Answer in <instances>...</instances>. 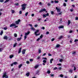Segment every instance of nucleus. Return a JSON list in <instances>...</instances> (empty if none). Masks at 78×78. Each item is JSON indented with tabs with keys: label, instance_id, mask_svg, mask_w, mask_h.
Returning <instances> with one entry per match:
<instances>
[{
	"label": "nucleus",
	"instance_id": "nucleus-1",
	"mask_svg": "<svg viewBox=\"0 0 78 78\" xmlns=\"http://www.w3.org/2000/svg\"><path fill=\"white\" fill-rule=\"evenodd\" d=\"M3 74L2 76L3 78H8V76L6 75V74H7L6 72H5L4 73H3Z\"/></svg>",
	"mask_w": 78,
	"mask_h": 78
},
{
	"label": "nucleus",
	"instance_id": "nucleus-2",
	"mask_svg": "<svg viewBox=\"0 0 78 78\" xmlns=\"http://www.w3.org/2000/svg\"><path fill=\"white\" fill-rule=\"evenodd\" d=\"M27 5L26 4H23L21 6L22 7V10H25V9L26 8V7H25V6H26Z\"/></svg>",
	"mask_w": 78,
	"mask_h": 78
},
{
	"label": "nucleus",
	"instance_id": "nucleus-3",
	"mask_svg": "<svg viewBox=\"0 0 78 78\" xmlns=\"http://www.w3.org/2000/svg\"><path fill=\"white\" fill-rule=\"evenodd\" d=\"M43 11H46V9H40V11H39V12H43Z\"/></svg>",
	"mask_w": 78,
	"mask_h": 78
},
{
	"label": "nucleus",
	"instance_id": "nucleus-4",
	"mask_svg": "<svg viewBox=\"0 0 78 78\" xmlns=\"http://www.w3.org/2000/svg\"><path fill=\"white\" fill-rule=\"evenodd\" d=\"M20 22V20L19 19L18 21H15V23L17 25H18L19 23Z\"/></svg>",
	"mask_w": 78,
	"mask_h": 78
},
{
	"label": "nucleus",
	"instance_id": "nucleus-5",
	"mask_svg": "<svg viewBox=\"0 0 78 78\" xmlns=\"http://www.w3.org/2000/svg\"><path fill=\"white\" fill-rule=\"evenodd\" d=\"M55 9L57 10V12H60L61 11V9H58L57 7H56Z\"/></svg>",
	"mask_w": 78,
	"mask_h": 78
},
{
	"label": "nucleus",
	"instance_id": "nucleus-6",
	"mask_svg": "<svg viewBox=\"0 0 78 78\" xmlns=\"http://www.w3.org/2000/svg\"><path fill=\"white\" fill-rule=\"evenodd\" d=\"M30 33V31H28L27 33H25V36H28L29 34Z\"/></svg>",
	"mask_w": 78,
	"mask_h": 78
},
{
	"label": "nucleus",
	"instance_id": "nucleus-7",
	"mask_svg": "<svg viewBox=\"0 0 78 78\" xmlns=\"http://www.w3.org/2000/svg\"><path fill=\"white\" fill-rule=\"evenodd\" d=\"M26 51V49H24L23 50V51H22V53L23 55L25 53V51Z\"/></svg>",
	"mask_w": 78,
	"mask_h": 78
},
{
	"label": "nucleus",
	"instance_id": "nucleus-8",
	"mask_svg": "<svg viewBox=\"0 0 78 78\" xmlns=\"http://www.w3.org/2000/svg\"><path fill=\"white\" fill-rule=\"evenodd\" d=\"M39 31V30H37L34 33L35 35L37 34V33H38Z\"/></svg>",
	"mask_w": 78,
	"mask_h": 78
},
{
	"label": "nucleus",
	"instance_id": "nucleus-9",
	"mask_svg": "<svg viewBox=\"0 0 78 78\" xmlns=\"http://www.w3.org/2000/svg\"><path fill=\"white\" fill-rule=\"evenodd\" d=\"M21 39H22V37L17 38V40L18 41H21Z\"/></svg>",
	"mask_w": 78,
	"mask_h": 78
},
{
	"label": "nucleus",
	"instance_id": "nucleus-10",
	"mask_svg": "<svg viewBox=\"0 0 78 78\" xmlns=\"http://www.w3.org/2000/svg\"><path fill=\"white\" fill-rule=\"evenodd\" d=\"M13 26H16V24L15 23H12L10 25V27H13Z\"/></svg>",
	"mask_w": 78,
	"mask_h": 78
},
{
	"label": "nucleus",
	"instance_id": "nucleus-11",
	"mask_svg": "<svg viewBox=\"0 0 78 78\" xmlns=\"http://www.w3.org/2000/svg\"><path fill=\"white\" fill-rule=\"evenodd\" d=\"M4 39H5V40H7L8 39V37L7 36H5L3 37Z\"/></svg>",
	"mask_w": 78,
	"mask_h": 78
},
{
	"label": "nucleus",
	"instance_id": "nucleus-12",
	"mask_svg": "<svg viewBox=\"0 0 78 78\" xmlns=\"http://www.w3.org/2000/svg\"><path fill=\"white\" fill-rule=\"evenodd\" d=\"M58 28H64V26H61L58 27Z\"/></svg>",
	"mask_w": 78,
	"mask_h": 78
},
{
	"label": "nucleus",
	"instance_id": "nucleus-13",
	"mask_svg": "<svg viewBox=\"0 0 78 78\" xmlns=\"http://www.w3.org/2000/svg\"><path fill=\"white\" fill-rule=\"evenodd\" d=\"M9 57L10 58V59H11V58H12L14 57V55H12L10 56Z\"/></svg>",
	"mask_w": 78,
	"mask_h": 78
},
{
	"label": "nucleus",
	"instance_id": "nucleus-14",
	"mask_svg": "<svg viewBox=\"0 0 78 78\" xmlns=\"http://www.w3.org/2000/svg\"><path fill=\"white\" fill-rule=\"evenodd\" d=\"M26 75L27 76H30V73H27Z\"/></svg>",
	"mask_w": 78,
	"mask_h": 78
},
{
	"label": "nucleus",
	"instance_id": "nucleus-15",
	"mask_svg": "<svg viewBox=\"0 0 78 78\" xmlns=\"http://www.w3.org/2000/svg\"><path fill=\"white\" fill-rule=\"evenodd\" d=\"M62 37H63V36H61L60 37H59V38L58 39H62Z\"/></svg>",
	"mask_w": 78,
	"mask_h": 78
},
{
	"label": "nucleus",
	"instance_id": "nucleus-16",
	"mask_svg": "<svg viewBox=\"0 0 78 78\" xmlns=\"http://www.w3.org/2000/svg\"><path fill=\"white\" fill-rule=\"evenodd\" d=\"M31 29L32 30H33V31H35V29L33 27H31Z\"/></svg>",
	"mask_w": 78,
	"mask_h": 78
},
{
	"label": "nucleus",
	"instance_id": "nucleus-17",
	"mask_svg": "<svg viewBox=\"0 0 78 78\" xmlns=\"http://www.w3.org/2000/svg\"><path fill=\"white\" fill-rule=\"evenodd\" d=\"M22 49V48H20L19 51H18V53H20V52H21V50Z\"/></svg>",
	"mask_w": 78,
	"mask_h": 78
},
{
	"label": "nucleus",
	"instance_id": "nucleus-18",
	"mask_svg": "<svg viewBox=\"0 0 78 78\" xmlns=\"http://www.w3.org/2000/svg\"><path fill=\"white\" fill-rule=\"evenodd\" d=\"M53 61V58H51V59L50 61V62L51 64H52V61Z\"/></svg>",
	"mask_w": 78,
	"mask_h": 78
},
{
	"label": "nucleus",
	"instance_id": "nucleus-19",
	"mask_svg": "<svg viewBox=\"0 0 78 78\" xmlns=\"http://www.w3.org/2000/svg\"><path fill=\"white\" fill-rule=\"evenodd\" d=\"M3 33V30H2L0 34L1 36H2V34Z\"/></svg>",
	"mask_w": 78,
	"mask_h": 78
},
{
	"label": "nucleus",
	"instance_id": "nucleus-20",
	"mask_svg": "<svg viewBox=\"0 0 78 78\" xmlns=\"http://www.w3.org/2000/svg\"><path fill=\"white\" fill-rule=\"evenodd\" d=\"M14 36L15 37H17V34H14Z\"/></svg>",
	"mask_w": 78,
	"mask_h": 78
},
{
	"label": "nucleus",
	"instance_id": "nucleus-21",
	"mask_svg": "<svg viewBox=\"0 0 78 78\" xmlns=\"http://www.w3.org/2000/svg\"><path fill=\"white\" fill-rule=\"evenodd\" d=\"M13 63L14 65H17V64H18V63L16 62H14Z\"/></svg>",
	"mask_w": 78,
	"mask_h": 78
},
{
	"label": "nucleus",
	"instance_id": "nucleus-22",
	"mask_svg": "<svg viewBox=\"0 0 78 78\" xmlns=\"http://www.w3.org/2000/svg\"><path fill=\"white\" fill-rule=\"evenodd\" d=\"M42 37H43V35L41 34L40 37V39H42Z\"/></svg>",
	"mask_w": 78,
	"mask_h": 78
},
{
	"label": "nucleus",
	"instance_id": "nucleus-23",
	"mask_svg": "<svg viewBox=\"0 0 78 78\" xmlns=\"http://www.w3.org/2000/svg\"><path fill=\"white\" fill-rule=\"evenodd\" d=\"M22 64H21L20 65H19V69H20V68H21V67H22Z\"/></svg>",
	"mask_w": 78,
	"mask_h": 78
},
{
	"label": "nucleus",
	"instance_id": "nucleus-24",
	"mask_svg": "<svg viewBox=\"0 0 78 78\" xmlns=\"http://www.w3.org/2000/svg\"><path fill=\"white\" fill-rule=\"evenodd\" d=\"M54 2L55 3H59V1H58L55 0Z\"/></svg>",
	"mask_w": 78,
	"mask_h": 78
},
{
	"label": "nucleus",
	"instance_id": "nucleus-25",
	"mask_svg": "<svg viewBox=\"0 0 78 78\" xmlns=\"http://www.w3.org/2000/svg\"><path fill=\"white\" fill-rule=\"evenodd\" d=\"M47 73L48 74H50L51 73V71L50 70H48L47 71Z\"/></svg>",
	"mask_w": 78,
	"mask_h": 78
},
{
	"label": "nucleus",
	"instance_id": "nucleus-26",
	"mask_svg": "<svg viewBox=\"0 0 78 78\" xmlns=\"http://www.w3.org/2000/svg\"><path fill=\"white\" fill-rule=\"evenodd\" d=\"M9 1V0H6L4 2V3H7V2H8Z\"/></svg>",
	"mask_w": 78,
	"mask_h": 78
},
{
	"label": "nucleus",
	"instance_id": "nucleus-27",
	"mask_svg": "<svg viewBox=\"0 0 78 78\" xmlns=\"http://www.w3.org/2000/svg\"><path fill=\"white\" fill-rule=\"evenodd\" d=\"M43 62H44V63H46L47 62V61H46V60H43Z\"/></svg>",
	"mask_w": 78,
	"mask_h": 78
},
{
	"label": "nucleus",
	"instance_id": "nucleus-28",
	"mask_svg": "<svg viewBox=\"0 0 78 78\" xmlns=\"http://www.w3.org/2000/svg\"><path fill=\"white\" fill-rule=\"evenodd\" d=\"M60 47V45H59V44H57L56 45V47L57 48H58V47Z\"/></svg>",
	"mask_w": 78,
	"mask_h": 78
},
{
	"label": "nucleus",
	"instance_id": "nucleus-29",
	"mask_svg": "<svg viewBox=\"0 0 78 78\" xmlns=\"http://www.w3.org/2000/svg\"><path fill=\"white\" fill-rule=\"evenodd\" d=\"M38 67H39V65H36L35 67H34V68H35V69H37V68H38Z\"/></svg>",
	"mask_w": 78,
	"mask_h": 78
},
{
	"label": "nucleus",
	"instance_id": "nucleus-30",
	"mask_svg": "<svg viewBox=\"0 0 78 78\" xmlns=\"http://www.w3.org/2000/svg\"><path fill=\"white\" fill-rule=\"evenodd\" d=\"M16 45H17V43H15V44H14L13 47H16Z\"/></svg>",
	"mask_w": 78,
	"mask_h": 78
},
{
	"label": "nucleus",
	"instance_id": "nucleus-31",
	"mask_svg": "<svg viewBox=\"0 0 78 78\" xmlns=\"http://www.w3.org/2000/svg\"><path fill=\"white\" fill-rule=\"evenodd\" d=\"M12 12V14H14V13L15 12V11L13 10H11Z\"/></svg>",
	"mask_w": 78,
	"mask_h": 78
},
{
	"label": "nucleus",
	"instance_id": "nucleus-32",
	"mask_svg": "<svg viewBox=\"0 0 78 78\" xmlns=\"http://www.w3.org/2000/svg\"><path fill=\"white\" fill-rule=\"evenodd\" d=\"M51 14L52 15H54V14H55V13H54V12H53V11L51 12Z\"/></svg>",
	"mask_w": 78,
	"mask_h": 78
},
{
	"label": "nucleus",
	"instance_id": "nucleus-33",
	"mask_svg": "<svg viewBox=\"0 0 78 78\" xmlns=\"http://www.w3.org/2000/svg\"><path fill=\"white\" fill-rule=\"evenodd\" d=\"M70 23H71L70 21V20H69L68 21V25H69Z\"/></svg>",
	"mask_w": 78,
	"mask_h": 78
},
{
	"label": "nucleus",
	"instance_id": "nucleus-34",
	"mask_svg": "<svg viewBox=\"0 0 78 78\" xmlns=\"http://www.w3.org/2000/svg\"><path fill=\"white\" fill-rule=\"evenodd\" d=\"M45 16H49V13H47L46 14H45Z\"/></svg>",
	"mask_w": 78,
	"mask_h": 78
},
{
	"label": "nucleus",
	"instance_id": "nucleus-35",
	"mask_svg": "<svg viewBox=\"0 0 78 78\" xmlns=\"http://www.w3.org/2000/svg\"><path fill=\"white\" fill-rule=\"evenodd\" d=\"M57 69L58 68L57 67H55L53 69V70H56V69Z\"/></svg>",
	"mask_w": 78,
	"mask_h": 78
},
{
	"label": "nucleus",
	"instance_id": "nucleus-36",
	"mask_svg": "<svg viewBox=\"0 0 78 78\" xmlns=\"http://www.w3.org/2000/svg\"><path fill=\"white\" fill-rule=\"evenodd\" d=\"M24 40H26V39H27V36H25L24 37Z\"/></svg>",
	"mask_w": 78,
	"mask_h": 78
},
{
	"label": "nucleus",
	"instance_id": "nucleus-37",
	"mask_svg": "<svg viewBox=\"0 0 78 78\" xmlns=\"http://www.w3.org/2000/svg\"><path fill=\"white\" fill-rule=\"evenodd\" d=\"M42 59H45V60H47V58H46L43 57L42 58Z\"/></svg>",
	"mask_w": 78,
	"mask_h": 78
},
{
	"label": "nucleus",
	"instance_id": "nucleus-38",
	"mask_svg": "<svg viewBox=\"0 0 78 78\" xmlns=\"http://www.w3.org/2000/svg\"><path fill=\"white\" fill-rule=\"evenodd\" d=\"M60 76L61 77V78H62L64 76V75H63L62 74H61L60 75Z\"/></svg>",
	"mask_w": 78,
	"mask_h": 78
},
{
	"label": "nucleus",
	"instance_id": "nucleus-39",
	"mask_svg": "<svg viewBox=\"0 0 78 78\" xmlns=\"http://www.w3.org/2000/svg\"><path fill=\"white\" fill-rule=\"evenodd\" d=\"M28 12H26L25 14V16H28Z\"/></svg>",
	"mask_w": 78,
	"mask_h": 78
},
{
	"label": "nucleus",
	"instance_id": "nucleus-40",
	"mask_svg": "<svg viewBox=\"0 0 78 78\" xmlns=\"http://www.w3.org/2000/svg\"><path fill=\"white\" fill-rule=\"evenodd\" d=\"M39 35H40V33H38V34H36L35 35V36H39Z\"/></svg>",
	"mask_w": 78,
	"mask_h": 78
},
{
	"label": "nucleus",
	"instance_id": "nucleus-41",
	"mask_svg": "<svg viewBox=\"0 0 78 78\" xmlns=\"http://www.w3.org/2000/svg\"><path fill=\"white\" fill-rule=\"evenodd\" d=\"M55 38H53L51 40V42H53V41H55Z\"/></svg>",
	"mask_w": 78,
	"mask_h": 78
},
{
	"label": "nucleus",
	"instance_id": "nucleus-42",
	"mask_svg": "<svg viewBox=\"0 0 78 78\" xmlns=\"http://www.w3.org/2000/svg\"><path fill=\"white\" fill-rule=\"evenodd\" d=\"M7 29H8V27L4 28V30H7Z\"/></svg>",
	"mask_w": 78,
	"mask_h": 78
},
{
	"label": "nucleus",
	"instance_id": "nucleus-43",
	"mask_svg": "<svg viewBox=\"0 0 78 78\" xmlns=\"http://www.w3.org/2000/svg\"><path fill=\"white\" fill-rule=\"evenodd\" d=\"M43 17L44 18H45V17H46L47 16L46 15H45L44 14L43 15Z\"/></svg>",
	"mask_w": 78,
	"mask_h": 78
},
{
	"label": "nucleus",
	"instance_id": "nucleus-44",
	"mask_svg": "<svg viewBox=\"0 0 78 78\" xmlns=\"http://www.w3.org/2000/svg\"><path fill=\"white\" fill-rule=\"evenodd\" d=\"M78 39H75L74 41L75 42H78Z\"/></svg>",
	"mask_w": 78,
	"mask_h": 78
},
{
	"label": "nucleus",
	"instance_id": "nucleus-45",
	"mask_svg": "<svg viewBox=\"0 0 78 78\" xmlns=\"http://www.w3.org/2000/svg\"><path fill=\"white\" fill-rule=\"evenodd\" d=\"M62 61H63V60L62 59H60L59 60V62H62Z\"/></svg>",
	"mask_w": 78,
	"mask_h": 78
},
{
	"label": "nucleus",
	"instance_id": "nucleus-46",
	"mask_svg": "<svg viewBox=\"0 0 78 78\" xmlns=\"http://www.w3.org/2000/svg\"><path fill=\"white\" fill-rule=\"evenodd\" d=\"M38 52L39 53H40L41 52V50L40 49L39 50Z\"/></svg>",
	"mask_w": 78,
	"mask_h": 78
},
{
	"label": "nucleus",
	"instance_id": "nucleus-47",
	"mask_svg": "<svg viewBox=\"0 0 78 78\" xmlns=\"http://www.w3.org/2000/svg\"><path fill=\"white\" fill-rule=\"evenodd\" d=\"M50 5H51V4H50V3H48V6H50Z\"/></svg>",
	"mask_w": 78,
	"mask_h": 78
},
{
	"label": "nucleus",
	"instance_id": "nucleus-48",
	"mask_svg": "<svg viewBox=\"0 0 78 78\" xmlns=\"http://www.w3.org/2000/svg\"><path fill=\"white\" fill-rule=\"evenodd\" d=\"M40 39H41V38H38L37 40L36 41H39V40H40Z\"/></svg>",
	"mask_w": 78,
	"mask_h": 78
},
{
	"label": "nucleus",
	"instance_id": "nucleus-49",
	"mask_svg": "<svg viewBox=\"0 0 78 78\" xmlns=\"http://www.w3.org/2000/svg\"><path fill=\"white\" fill-rule=\"evenodd\" d=\"M30 61H31V62H32V61H33V59H30Z\"/></svg>",
	"mask_w": 78,
	"mask_h": 78
},
{
	"label": "nucleus",
	"instance_id": "nucleus-50",
	"mask_svg": "<svg viewBox=\"0 0 78 78\" xmlns=\"http://www.w3.org/2000/svg\"><path fill=\"white\" fill-rule=\"evenodd\" d=\"M11 40H12V38H10L9 39V41H11Z\"/></svg>",
	"mask_w": 78,
	"mask_h": 78
},
{
	"label": "nucleus",
	"instance_id": "nucleus-51",
	"mask_svg": "<svg viewBox=\"0 0 78 78\" xmlns=\"http://www.w3.org/2000/svg\"><path fill=\"white\" fill-rule=\"evenodd\" d=\"M29 26H30V27H33V25H32V24H29Z\"/></svg>",
	"mask_w": 78,
	"mask_h": 78
},
{
	"label": "nucleus",
	"instance_id": "nucleus-52",
	"mask_svg": "<svg viewBox=\"0 0 78 78\" xmlns=\"http://www.w3.org/2000/svg\"><path fill=\"white\" fill-rule=\"evenodd\" d=\"M40 58H41V57H40V56H38V57L37 58V59H39Z\"/></svg>",
	"mask_w": 78,
	"mask_h": 78
},
{
	"label": "nucleus",
	"instance_id": "nucleus-53",
	"mask_svg": "<svg viewBox=\"0 0 78 78\" xmlns=\"http://www.w3.org/2000/svg\"><path fill=\"white\" fill-rule=\"evenodd\" d=\"M22 11H20V13H19L20 14H22Z\"/></svg>",
	"mask_w": 78,
	"mask_h": 78
},
{
	"label": "nucleus",
	"instance_id": "nucleus-54",
	"mask_svg": "<svg viewBox=\"0 0 78 78\" xmlns=\"http://www.w3.org/2000/svg\"><path fill=\"white\" fill-rule=\"evenodd\" d=\"M26 63L28 64L30 63V62L29 61H27L26 62Z\"/></svg>",
	"mask_w": 78,
	"mask_h": 78
},
{
	"label": "nucleus",
	"instance_id": "nucleus-55",
	"mask_svg": "<svg viewBox=\"0 0 78 78\" xmlns=\"http://www.w3.org/2000/svg\"><path fill=\"white\" fill-rule=\"evenodd\" d=\"M74 71H75V70H76V67H75V66H74Z\"/></svg>",
	"mask_w": 78,
	"mask_h": 78
},
{
	"label": "nucleus",
	"instance_id": "nucleus-56",
	"mask_svg": "<svg viewBox=\"0 0 78 78\" xmlns=\"http://www.w3.org/2000/svg\"><path fill=\"white\" fill-rule=\"evenodd\" d=\"M72 32H73L72 30H70L69 31V33H72Z\"/></svg>",
	"mask_w": 78,
	"mask_h": 78
},
{
	"label": "nucleus",
	"instance_id": "nucleus-57",
	"mask_svg": "<svg viewBox=\"0 0 78 78\" xmlns=\"http://www.w3.org/2000/svg\"><path fill=\"white\" fill-rule=\"evenodd\" d=\"M63 6H66V3H64L63 4Z\"/></svg>",
	"mask_w": 78,
	"mask_h": 78
},
{
	"label": "nucleus",
	"instance_id": "nucleus-58",
	"mask_svg": "<svg viewBox=\"0 0 78 78\" xmlns=\"http://www.w3.org/2000/svg\"><path fill=\"white\" fill-rule=\"evenodd\" d=\"M48 55L49 56H51V54L50 53H49V54H48Z\"/></svg>",
	"mask_w": 78,
	"mask_h": 78
},
{
	"label": "nucleus",
	"instance_id": "nucleus-59",
	"mask_svg": "<svg viewBox=\"0 0 78 78\" xmlns=\"http://www.w3.org/2000/svg\"><path fill=\"white\" fill-rule=\"evenodd\" d=\"M4 0H0V2H3Z\"/></svg>",
	"mask_w": 78,
	"mask_h": 78
},
{
	"label": "nucleus",
	"instance_id": "nucleus-60",
	"mask_svg": "<svg viewBox=\"0 0 78 78\" xmlns=\"http://www.w3.org/2000/svg\"><path fill=\"white\" fill-rule=\"evenodd\" d=\"M61 14H62V12H61L58 13V15H61Z\"/></svg>",
	"mask_w": 78,
	"mask_h": 78
},
{
	"label": "nucleus",
	"instance_id": "nucleus-61",
	"mask_svg": "<svg viewBox=\"0 0 78 78\" xmlns=\"http://www.w3.org/2000/svg\"><path fill=\"white\" fill-rule=\"evenodd\" d=\"M78 20V17H76L75 18L76 20Z\"/></svg>",
	"mask_w": 78,
	"mask_h": 78
},
{
	"label": "nucleus",
	"instance_id": "nucleus-62",
	"mask_svg": "<svg viewBox=\"0 0 78 78\" xmlns=\"http://www.w3.org/2000/svg\"><path fill=\"white\" fill-rule=\"evenodd\" d=\"M14 64V63H12L11 64V67H12V66H13V65Z\"/></svg>",
	"mask_w": 78,
	"mask_h": 78
},
{
	"label": "nucleus",
	"instance_id": "nucleus-63",
	"mask_svg": "<svg viewBox=\"0 0 78 78\" xmlns=\"http://www.w3.org/2000/svg\"><path fill=\"white\" fill-rule=\"evenodd\" d=\"M49 34V32L48 31H47L46 32V34Z\"/></svg>",
	"mask_w": 78,
	"mask_h": 78
},
{
	"label": "nucleus",
	"instance_id": "nucleus-64",
	"mask_svg": "<svg viewBox=\"0 0 78 78\" xmlns=\"http://www.w3.org/2000/svg\"><path fill=\"white\" fill-rule=\"evenodd\" d=\"M51 77L54 76V75L52 74H51Z\"/></svg>",
	"mask_w": 78,
	"mask_h": 78
}]
</instances>
